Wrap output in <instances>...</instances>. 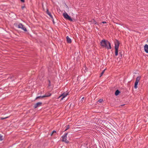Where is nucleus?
Wrapping results in <instances>:
<instances>
[{
    "mask_svg": "<svg viewBox=\"0 0 148 148\" xmlns=\"http://www.w3.org/2000/svg\"><path fill=\"white\" fill-rule=\"evenodd\" d=\"M100 43V45L102 48H105L108 49H111L112 48L111 43L107 40H102Z\"/></svg>",
    "mask_w": 148,
    "mask_h": 148,
    "instance_id": "f257e3e1",
    "label": "nucleus"
},
{
    "mask_svg": "<svg viewBox=\"0 0 148 148\" xmlns=\"http://www.w3.org/2000/svg\"><path fill=\"white\" fill-rule=\"evenodd\" d=\"M119 44L120 42L119 41L116 39L114 41V48L115 49V54L116 56L118 55V49Z\"/></svg>",
    "mask_w": 148,
    "mask_h": 148,
    "instance_id": "f03ea898",
    "label": "nucleus"
},
{
    "mask_svg": "<svg viewBox=\"0 0 148 148\" xmlns=\"http://www.w3.org/2000/svg\"><path fill=\"white\" fill-rule=\"evenodd\" d=\"M63 15L64 18L66 20H69L71 21H75L74 19H73L71 18V16L68 15L66 12L64 13Z\"/></svg>",
    "mask_w": 148,
    "mask_h": 148,
    "instance_id": "7ed1b4c3",
    "label": "nucleus"
},
{
    "mask_svg": "<svg viewBox=\"0 0 148 148\" xmlns=\"http://www.w3.org/2000/svg\"><path fill=\"white\" fill-rule=\"evenodd\" d=\"M68 134V133H66L65 134L62 136V141L63 142H64L65 143H69V141L67 140L66 138H67V136Z\"/></svg>",
    "mask_w": 148,
    "mask_h": 148,
    "instance_id": "20e7f679",
    "label": "nucleus"
},
{
    "mask_svg": "<svg viewBox=\"0 0 148 148\" xmlns=\"http://www.w3.org/2000/svg\"><path fill=\"white\" fill-rule=\"evenodd\" d=\"M18 27L19 28H21L25 32H27V30L26 27H24V26L22 24L20 23L18 25Z\"/></svg>",
    "mask_w": 148,
    "mask_h": 148,
    "instance_id": "39448f33",
    "label": "nucleus"
},
{
    "mask_svg": "<svg viewBox=\"0 0 148 148\" xmlns=\"http://www.w3.org/2000/svg\"><path fill=\"white\" fill-rule=\"evenodd\" d=\"M69 92H66L62 94L59 97V98L62 97L61 100H62L64 98H65L67 95H68Z\"/></svg>",
    "mask_w": 148,
    "mask_h": 148,
    "instance_id": "423d86ee",
    "label": "nucleus"
},
{
    "mask_svg": "<svg viewBox=\"0 0 148 148\" xmlns=\"http://www.w3.org/2000/svg\"><path fill=\"white\" fill-rule=\"evenodd\" d=\"M42 103L41 102H38L35 104L34 107L35 109L37 108L38 107H39L41 106Z\"/></svg>",
    "mask_w": 148,
    "mask_h": 148,
    "instance_id": "0eeeda50",
    "label": "nucleus"
},
{
    "mask_svg": "<svg viewBox=\"0 0 148 148\" xmlns=\"http://www.w3.org/2000/svg\"><path fill=\"white\" fill-rule=\"evenodd\" d=\"M144 49L145 51L147 53H148V45L146 44L144 46Z\"/></svg>",
    "mask_w": 148,
    "mask_h": 148,
    "instance_id": "6e6552de",
    "label": "nucleus"
},
{
    "mask_svg": "<svg viewBox=\"0 0 148 148\" xmlns=\"http://www.w3.org/2000/svg\"><path fill=\"white\" fill-rule=\"evenodd\" d=\"M74 59V60L76 59L77 60L79 59V54L77 52L75 53Z\"/></svg>",
    "mask_w": 148,
    "mask_h": 148,
    "instance_id": "1a4fd4ad",
    "label": "nucleus"
},
{
    "mask_svg": "<svg viewBox=\"0 0 148 148\" xmlns=\"http://www.w3.org/2000/svg\"><path fill=\"white\" fill-rule=\"evenodd\" d=\"M46 13L47 14H48L51 18L53 19V17L51 14V13L49 12L48 9H47Z\"/></svg>",
    "mask_w": 148,
    "mask_h": 148,
    "instance_id": "9d476101",
    "label": "nucleus"
},
{
    "mask_svg": "<svg viewBox=\"0 0 148 148\" xmlns=\"http://www.w3.org/2000/svg\"><path fill=\"white\" fill-rule=\"evenodd\" d=\"M66 38L67 43H71L72 42L71 39L68 37V36H67L66 37Z\"/></svg>",
    "mask_w": 148,
    "mask_h": 148,
    "instance_id": "9b49d317",
    "label": "nucleus"
},
{
    "mask_svg": "<svg viewBox=\"0 0 148 148\" xmlns=\"http://www.w3.org/2000/svg\"><path fill=\"white\" fill-rule=\"evenodd\" d=\"M120 92H121L118 90H117L115 92V95L116 96H117Z\"/></svg>",
    "mask_w": 148,
    "mask_h": 148,
    "instance_id": "f8f14e48",
    "label": "nucleus"
},
{
    "mask_svg": "<svg viewBox=\"0 0 148 148\" xmlns=\"http://www.w3.org/2000/svg\"><path fill=\"white\" fill-rule=\"evenodd\" d=\"M91 22L93 24L98 25V23L96 21H95L94 19H92L91 21Z\"/></svg>",
    "mask_w": 148,
    "mask_h": 148,
    "instance_id": "ddd939ff",
    "label": "nucleus"
},
{
    "mask_svg": "<svg viewBox=\"0 0 148 148\" xmlns=\"http://www.w3.org/2000/svg\"><path fill=\"white\" fill-rule=\"evenodd\" d=\"M45 97V96H44V95L42 96H38L36 98L35 100H36L38 99H42V98Z\"/></svg>",
    "mask_w": 148,
    "mask_h": 148,
    "instance_id": "4468645a",
    "label": "nucleus"
},
{
    "mask_svg": "<svg viewBox=\"0 0 148 148\" xmlns=\"http://www.w3.org/2000/svg\"><path fill=\"white\" fill-rule=\"evenodd\" d=\"M140 77H141L140 76L136 78V80L135 82L138 83L140 79Z\"/></svg>",
    "mask_w": 148,
    "mask_h": 148,
    "instance_id": "2eb2a0df",
    "label": "nucleus"
},
{
    "mask_svg": "<svg viewBox=\"0 0 148 148\" xmlns=\"http://www.w3.org/2000/svg\"><path fill=\"white\" fill-rule=\"evenodd\" d=\"M51 95V93H48L47 94H46L44 96H45V97H47L50 96Z\"/></svg>",
    "mask_w": 148,
    "mask_h": 148,
    "instance_id": "dca6fc26",
    "label": "nucleus"
},
{
    "mask_svg": "<svg viewBox=\"0 0 148 148\" xmlns=\"http://www.w3.org/2000/svg\"><path fill=\"white\" fill-rule=\"evenodd\" d=\"M138 83H137V82H135L134 87L136 89L138 87L137 86H138Z\"/></svg>",
    "mask_w": 148,
    "mask_h": 148,
    "instance_id": "f3484780",
    "label": "nucleus"
},
{
    "mask_svg": "<svg viewBox=\"0 0 148 148\" xmlns=\"http://www.w3.org/2000/svg\"><path fill=\"white\" fill-rule=\"evenodd\" d=\"M65 127H66V129L64 130V131H66L68 129H69V125H66Z\"/></svg>",
    "mask_w": 148,
    "mask_h": 148,
    "instance_id": "a211bd4d",
    "label": "nucleus"
},
{
    "mask_svg": "<svg viewBox=\"0 0 148 148\" xmlns=\"http://www.w3.org/2000/svg\"><path fill=\"white\" fill-rule=\"evenodd\" d=\"M121 53H122L121 52H119V55H120V56L118 58H119L120 59L122 58V55Z\"/></svg>",
    "mask_w": 148,
    "mask_h": 148,
    "instance_id": "6ab92c4d",
    "label": "nucleus"
},
{
    "mask_svg": "<svg viewBox=\"0 0 148 148\" xmlns=\"http://www.w3.org/2000/svg\"><path fill=\"white\" fill-rule=\"evenodd\" d=\"M105 70V69H104V70H103L102 72V73H101V75H100V77H101V76H102V75L104 73V71Z\"/></svg>",
    "mask_w": 148,
    "mask_h": 148,
    "instance_id": "aec40b11",
    "label": "nucleus"
},
{
    "mask_svg": "<svg viewBox=\"0 0 148 148\" xmlns=\"http://www.w3.org/2000/svg\"><path fill=\"white\" fill-rule=\"evenodd\" d=\"M3 139L2 136L0 134V140L2 141Z\"/></svg>",
    "mask_w": 148,
    "mask_h": 148,
    "instance_id": "412c9836",
    "label": "nucleus"
},
{
    "mask_svg": "<svg viewBox=\"0 0 148 148\" xmlns=\"http://www.w3.org/2000/svg\"><path fill=\"white\" fill-rule=\"evenodd\" d=\"M56 131L55 130H53L52 131V132L51 133V136H52V135H53V134L54 133H56Z\"/></svg>",
    "mask_w": 148,
    "mask_h": 148,
    "instance_id": "4be33fe9",
    "label": "nucleus"
},
{
    "mask_svg": "<svg viewBox=\"0 0 148 148\" xmlns=\"http://www.w3.org/2000/svg\"><path fill=\"white\" fill-rule=\"evenodd\" d=\"M8 118V117H4V118H3V117H1L0 118V119L2 120H3L4 119H7V118Z\"/></svg>",
    "mask_w": 148,
    "mask_h": 148,
    "instance_id": "5701e85b",
    "label": "nucleus"
},
{
    "mask_svg": "<svg viewBox=\"0 0 148 148\" xmlns=\"http://www.w3.org/2000/svg\"><path fill=\"white\" fill-rule=\"evenodd\" d=\"M103 101V100L102 99H99L98 100V101L100 103H102Z\"/></svg>",
    "mask_w": 148,
    "mask_h": 148,
    "instance_id": "b1692460",
    "label": "nucleus"
},
{
    "mask_svg": "<svg viewBox=\"0 0 148 148\" xmlns=\"http://www.w3.org/2000/svg\"><path fill=\"white\" fill-rule=\"evenodd\" d=\"M25 8V6H22L21 7V8H22V9H23Z\"/></svg>",
    "mask_w": 148,
    "mask_h": 148,
    "instance_id": "393cba45",
    "label": "nucleus"
},
{
    "mask_svg": "<svg viewBox=\"0 0 148 148\" xmlns=\"http://www.w3.org/2000/svg\"><path fill=\"white\" fill-rule=\"evenodd\" d=\"M23 3H24L25 2V0H20Z\"/></svg>",
    "mask_w": 148,
    "mask_h": 148,
    "instance_id": "a878e982",
    "label": "nucleus"
},
{
    "mask_svg": "<svg viewBox=\"0 0 148 148\" xmlns=\"http://www.w3.org/2000/svg\"><path fill=\"white\" fill-rule=\"evenodd\" d=\"M102 23L103 24L106 23V22L105 21H103Z\"/></svg>",
    "mask_w": 148,
    "mask_h": 148,
    "instance_id": "bb28decb",
    "label": "nucleus"
},
{
    "mask_svg": "<svg viewBox=\"0 0 148 148\" xmlns=\"http://www.w3.org/2000/svg\"><path fill=\"white\" fill-rule=\"evenodd\" d=\"M53 23H54V21L53 18Z\"/></svg>",
    "mask_w": 148,
    "mask_h": 148,
    "instance_id": "cd10ccee",
    "label": "nucleus"
},
{
    "mask_svg": "<svg viewBox=\"0 0 148 148\" xmlns=\"http://www.w3.org/2000/svg\"><path fill=\"white\" fill-rule=\"evenodd\" d=\"M49 84H51V82H50V80H49Z\"/></svg>",
    "mask_w": 148,
    "mask_h": 148,
    "instance_id": "c85d7f7f",
    "label": "nucleus"
},
{
    "mask_svg": "<svg viewBox=\"0 0 148 148\" xmlns=\"http://www.w3.org/2000/svg\"><path fill=\"white\" fill-rule=\"evenodd\" d=\"M84 97H83L82 98V100L84 99Z\"/></svg>",
    "mask_w": 148,
    "mask_h": 148,
    "instance_id": "c756f323",
    "label": "nucleus"
},
{
    "mask_svg": "<svg viewBox=\"0 0 148 148\" xmlns=\"http://www.w3.org/2000/svg\"><path fill=\"white\" fill-rule=\"evenodd\" d=\"M125 105V104L122 105H121L120 106H124Z\"/></svg>",
    "mask_w": 148,
    "mask_h": 148,
    "instance_id": "7c9ffc66",
    "label": "nucleus"
},
{
    "mask_svg": "<svg viewBox=\"0 0 148 148\" xmlns=\"http://www.w3.org/2000/svg\"><path fill=\"white\" fill-rule=\"evenodd\" d=\"M42 8H43V10H44V8L43 5H42Z\"/></svg>",
    "mask_w": 148,
    "mask_h": 148,
    "instance_id": "2f4dec72",
    "label": "nucleus"
},
{
    "mask_svg": "<svg viewBox=\"0 0 148 148\" xmlns=\"http://www.w3.org/2000/svg\"><path fill=\"white\" fill-rule=\"evenodd\" d=\"M51 85L50 84H49V86H50Z\"/></svg>",
    "mask_w": 148,
    "mask_h": 148,
    "instance_id": "473e14b6",
    "label": "nucleus"
},
{
    "mask_svg": "<svg viewBox=\"0 0 148 148\" xmlns=\"http://www.w3.org/2000/svg\"><path fill=\"white\" fill-rule=\"evenodd\" d=\"M147 41L148 42V40H147Z\"/></svg>",
    "mask_w": 148,
    "mask_h": 148,
    "instance_id": "72a5a7b5",
    "label": "nucleus"
}]
</instances>
